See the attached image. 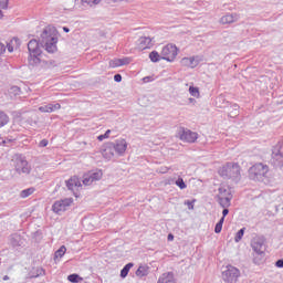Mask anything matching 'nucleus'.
<instances>
[{
  "instance_id": "52",
  "label": "nucleus",
  "mask_w": 283,
  "mask_h": 283,
  "mask_svg": "<svg viewBox=\"0 0 283 283\" xmlns=\"http://www.w3.org/2000/svg\"><path fill=\"white\" fill-rule=\"evenodd\" d=\"M63 32H70V28H67V27H63Z\"/></svg>"
},
{
  "instance_id": "5",
  "label": "nucleus",
  "mask_w": 283,
  "mask_h": 283,
  "mask_svg": "<svg viewBox=\"0 0 283 283\" xmlns=\"http://www.w3.org/2000/svg\"><path fill=\"white\" fill-rule=\"evenodd\" d=\"M271 165H273V167H275V169H282V167H283V140L279 142L272 148Z\"/></svg>"
},
{
  "instance_id": "42",
  "label": "nucleus",
  "mask_w": 283,
  "mask_h": 283,
  "mask_svg": "<svg viewBox=\"0 0 283 283\" xmlns=\"http://www.w3.org/2000/svg\"><path fill=\"white\" fill-rule=\"evenodd\" d=\"M114 81H115V83H120V81H123V75H120L119 73L115 74Z\"/></svg>"
},
{
  "instance_id": "10",
  "label": "nucleus",
  "mask_w": 283,
  "mask_h": 283,
  "mask_svg": "<svg viewBox=\"0 0 283 283\" xmlns=\"http://www.w3.org/2000/svg\"><path fill=\"white\" fill-rule=\"evenodd\" d=\"M178 134L180 140H182L184 143H196V140H198V133L192 132L188 128L181 127Z\"/></svg>"
},
{
  "instance_id": "12",
  "label": "nucleus",
  "mask_w": 283,
  "mask_h": 283,
  "mask_svg": "<svg viewBox=\"0 0 283 283\" xmlns=\"http://www.w3.org/2000/svg\"><path fill=\"white\" fill-rule=\"evenodd\" d=\"M108 145L113 147L117 156H125V151H127V140H125L124 138H119L115 142L109 143Z\"/></svg>"
},
{
  "instance_id": "26",
  "label": "nucleus",
  "mask_w": 283,
  "mask_h": 283,
  "mask_svg": "<svg viewBox=\"0 0 283 283\" xmlns=\"http://www.w3.org/2000/svg\"><path fill=\"white\" fill-rule=\"evenodd\" d=\"M41 54H34V53H29V63L30 65H39L41 63Z\"/></svg>"
},
{
  "instance_id": "32",
  "label": "nucleus",
  "mask_w": 283,
  "mask_h": 283,
  "mask_svg": "<svg viewBox=\"0 0 283 283\" xmlns=\"http://www.w3.org/2000/svg\"><path fill=\"white\" fill-rule=\"evenodd\" d=\"M65 251H67L65 245H61L60 249L54 253V260H59V258H63V255H65Z\"/></svg>"
},
{
  "instance_id": "39",
  "label": "nucleus",
  "mask_w": 283,
  "mask_h": 283,
  "mask_svg": "<svg viewBox=\"0 0 283 283\" xmlns=\"http://www.w3.org/2000/svg\"><path fill=\"white\" fill-rule=\"evenodd\" d=\"M109 134H112V130L107 129V130L105 132V134L99 135V136L97 137V140L102 142V140H105V138H109Z\"/></svg>"
},
{
  "instance_id": "29",
  "label": "nucleus",
  "mask_w": 283,
  "mask_h": 283,
  "mask_svg": "<svg viewBox=\"0 0 283 283\" xmlns=\"http://www.w3.org/2000/svg\"><path fill=\"white\" fill-rule=\"evenodd\" d=\"M149 59L153 63H158L163 60V53H158V51H153L149 53Z\"/></svg>"
},
{
  "instance_id": "46",
  "label": "nucleus",
  "mask_w": 283,
  "mask_h": 283,
  "mask_svg": "<svg viewBox=\"0 0 283 283\" xmlns=\"http://www.w3.org/2000/svg\"><path fill=\"white\" fill-rule=\"evenodd\" d=\"M227 216H229V210H228V208H223L222 217H221V218H223V222H224V219L227 218Z\"/></svg>"
},
{
  "instance_id": "54",
  "label": "nucleus",
  "mask_w": 283,
  "mask_h": 283,
  "mask_svg": "<svg viewBox=\"0 0 283 283\" xmlns=\"http://www.w3.org/2000/svg\"><path fill=\"white\" fill-rule=\"evenodd\" d=\"M0 19H3V11L0 9Z\"/></svg>"
},
{
  "instance_id": "6",
  "label": "nucleus",
  "mask_w": 283,
  "mask_h": 283,
  "mask_svg": "<svg viewBox=\"0 0 283 283\" xmlns=\"http://www.w3.org/2000/svg\"><path fill=\"white\" fill-rule=\"evenodd\" d=\"M178 56V46L176 44H166L161 50V59L168 61V63H174Z\"/></svg>"
},
{
  "instance_id": "51",
  "label": "nucleus",
  "mask_w": 283,
  "mask_h": 283,
  "mask_svg": "<svg viewBox=\"0 0 283 283\" xmlns=\"http://www.w3.org/2000/svg\"><path fill=\"white\" fill-rule=\"evenodd\" d=\"M174 240V234H168V241L171 242Z\"/></svg>"
},
{
  "instance_id": "24",
  "label": "nucleus",
  "mask_w": 283,
  "mask_h": 283,
  "mask_svg": "<svg viewBox=\"0 0 283 283\" xmlns=\"http://www.w3.org/2000/svg\"><path fill=\"white\" fill-rule=\"evenodd\" d=\"M103 157L106 158V160H112V158H114V148L111 146V144H108L103 150Z\"/></svg>"
},
{
  "instance_id": "2",
  "label": "nucleus",
  "mask_w": 283,
  "mask_h": 283,
  "mask_svg": "<svg viewBox=\"0 0 283 283\" xmlns=\"http://www.w3.org/2000/svg\"><path fill=\"white\" fill-rule=\"evenodd\" d=\"M241 168L238 163H227L223 167L219 169V176L224 178V180H233V182H240Z\"/></svg>"
},
{
  "instance_id": "40",
  "label": "nucleus",
  "mask_w": 283,
  "mask_h": 283,
  "mask_svg": "<svg viewBox=\"0 0 283 283\" xmlns=\"http://www.w3.org/2000/svg\"><path fill=\"white\" fill-rule=\"evenodd\" d=\"M8 3H10V0H0L1 10H8Z\"/></svg>"
},
{
  "instance_id": "30",
  "label": "nucleus",
  "mask_w": 283,
  "mask_h": 283,
  "mask_svg": "<svg viewBox=\"0 0 283 283\" xmlns=\"http://www.w3.org/2000/svg\"><path fill=\"white\" fill-rule=\"evenodd\" d=\"M35 191L36 188L34 187L27 188L20 192V198H30V196H32V193H34Z\"/></svg>"
},
{
  "instance_id": "15",
  "label": "nucleus",
  "mask_w": 283,
  "mask_h": 283,
  "mask_svg": "<svg viewBox=\"0 0 283 283\" xmlns=\"http://www.w3.org/2000/svg\"><path fill=\"white\" fill-rule=\"evenodd\" d=\"M56 109H61V104H46L39 107V112H42L43 114H52V112H56Z\"/></svg>"
},
{
  "instance_id": "36",
  "label": "nucleus",
  "mask_w": 283,
  "mask_h": 283,
  "mask_svg": "<svg viewBox=\"0 0 283 283\" xmlns=\"http://www.w3.org/2000/svg\"><path fill=\"white\" fill-rule=\"evenodd\" d=\"M224 224V218H221L216 227H214V233H222V226Z\"/></svg>"
},
{
  "instance_id": "35",
  "label": "nucleus",
  "mask_w": 283,
  "mask_h": 283,
  "mask_svg": "<svg viewBox=\"0 0 283 283\" xmlns=\"http://www.w3.org/2000/svg\"><path fill=\"white\" fill-rule=\"evenodd\" d=\"M244 231H247V228H241L234 237V242H240V240H242V238H244Z\"/></svg>"
},
{
  "instance_id": "14",
  "label": "nucleus",
  "mask_w": 283,
  "mask_h": 283,
  "mask_svg": "<svg viewBox=\"0 0 283 283\" xmlns=\"http://www.w3.org/2000/svg\"><path fill=\"white\" fill-rule=\"evenodd\" d=\"M67 190L74 191L75 189H78V187H83L81 184V179L76 176L71 177L69 180L65 181Z\"/></svg>"
},
{
  "instance_id": "3",
  "label": "nucleus",
  "mask_w": 283,
  "mask_h": 283,
  "mask_svg": "<svg viewBox=\"0 0 283 283\" xmlns=\"http://www.w3.org/2000/svg\"><path fill=\"white\" fill-rule=\"evenodd\" d=\"M12 163L18 176H30V174H32V166L23 154L14 155Z\"/></svg>"
},
{
  "instance_id": "28",
  "label": "nucleus",
  "mask_w": 283,
  "mask_h": 283,
  "mask_svg": "<svg viewBox=\"0 0 283 283\" xmlns=\"http://www.w3.org/2000/svg\"><path fill=\"white\" fill-rule=\"evenodd\" d=\"M216 104L219 105V107H229L231 105L229 101L224 98V95H219L216 99Z\"/></svg>"
},
{
  "instance_id": "1",
  "label": "nucleus",
  "mask_w": 283,
  "mask_h": 283,
  "mask_svg": "<svg viewBox=\"0 0 283 283\" xmlns=\"http://www.w3.org/2000/svg\"><path fill=\"white\" fill-rule=\"evenodd\" d=\"M56 43H59V38L54 34V29L46 27L39 41L33 39L28 43L29 54H41V48H44L49 54H54L59 50Z\"/></svg>"
},
{
  "instance_id": "22",
  "label": "nucleus",
  "mask_w": 283,
  "mask_h": 283,
  "mask_svg": "<svg viewBox=\"0 0 283 283\" xmlns=\"http://www.w3.org/2000/svg\"><path fill=\"white\" fill-rule=\"evenodd\" d=\"M135 275H137V277H147V275H149V266L139 265V268L135 272Z\"/></svg>"
},
{
  "instance_id": "13",
  "label": "nucleus",
  "mask_w": 283,
  "mask_h": 283,
  "mask_svg": "<svg viewBox=\"0 0 283 283\" xmlns=\"http://www.w3.org/2000/svg\"><path fill=\"white\" fill-rule=\"evenodd\" d=\"M9 244L15 250L23 249L25 247V239L19 233H13L9 237Z\"/></svg>"
},
{
  "instance_id": "16",
  "label": "nucleus",
  "mask_w": 283,
  "mask_h": 283,
  "mask_svg": "<svg viewBox=\"0 0 283 283\" xmlns=\"http://www.w3.org/2000/svg\"><path fill=\"white\" fill-rule=\"evenodd\" d=\"M181 65L184 67H198V64L200 63L198 60H196V56H191V57H184L180 61Z\"/></svg>"
},
{
  "instance_id": "23",
  "label": "nucleus",
  "mask_w": 283,
  "mask_h": 283,
  "mask_svg": "<svg viewBox=\"0 0 283 283\" xmlns=\"http://www.w3.org/2000/svg\"><path fill=\"white\" fill-rule=\"evenodd\" d=\"M218 192L219 193L216 196V198H233V196L231 195V190L224 187H220L218 189Z\"/></svg>"
},
{
  "instance_id": "44",
  "label": "nucleus",
  "mask_w": 283,
  "mask_h": 283,
  "mask_svg": "<svg viewBox=\"0 0 283 283\" xmlns=\"http://www.w3.org/2000/svg\"><path fill=\"white\" fill-rule=\"evenodd\" d=\"M50 144V142L48 139H42L40 143H39V147H48V145Z\"/></svg>"
},
{
  "instance_id": "4",
  "label": "nucleus",
  "mask_w": 283,
  "mask_h": 283,
  "mask_svg": "<svg viewBox=\"0 0 283 283\" xmlns=\"http://www.w3.org/2000/svg\"><path fill=\"white\" fill-rule=\"evenodd\" d=\"M250 180H256L258 182H264L269 178V166L262 163L254 164L249 169Z\"/></svg>"
},
{
  "instance_id": "56",
  "label": "nucleus",
  "mask_w": 283,
  "mask_h": 283,
  "mask_svg": "<svg viewBox=\"0 0 283 283\" xmlns=\"http://www.w3.org/2000/svg\"><path fill=\"white\" fill-rule=\"evenodd\" d=\"M3 280H4V281L10 280V276L4 275V276H3Z\"/></svg>"
},
{
  "instance_id": "9",
  "label": "nucleus",
  "mask_w": 283,
  "mask_h": 283,
  "mask_svg": "<svg viewBox=\"0 0 283 283\" xmlns=\"http://www.w3.org/2000/svg\"><path fill=\"white\" fill-rule=\"evenodd\" d=\"M240 279V270L235 266L228 265L227 270L222 272V280L226 283H238Z\"/></svg>"
},
{
  "instance_id": "25",
  "label": "nucleus",
  "mask_w": 283,
  "mask_h": 283,
  "mask_svg": "<svg viewBox=\"0 0 283 283\" xmlns=\"http://www.w3.org/2000/svg\"><path fill=\"white\" fill-rule=\"evenodd\" d=\"M139 45L143 50H147V48H151V38L143 36L139 39Z\"/></svg>"
},
{
  "instance_id": "47",
  "label": "nucleus",
  "mask_w": 283,
  "mask_h": 283,
  "mask_svg": "<svg viewBox=\"0 0 283 283\" xmlns=\"http://www.w3.org/2000/svg\"><path fill=\"white\" fill-rule=\"evenodd\" d=\"M105 3H107L108 6L112 4V3H120V1L123 0H104Z\"/></svg>"
},
{
  "instance_id": "31",
  "label": "nucleus",
  "mask_w": 283,
  "mask_h": 283,
  "mask_svg": "<svg viewBox=\"0 0 283 283\" xmlns=\"http://www.w3.org/2000/svg\"><path fill=\"white\" fill-rule=\"evenodd\" d=\"M134 268V263H127L120 271V277L125 279L129 275V271Z\"/></svg>"
},
{
  "instance_id": "21",
  "label": "nucleus",
  "mask_w": 283,
  "mask_h": 283,
  "mask_svg": "<svg viewBox=\"0 0 283 283\" xmlns=\"http://www.w3.org/2000/svg\"><path fill=\"white\" fill-rule=\"evenodd\" d=\"M228 116L230 118H237V116H240V105L238 104L230 105Z\"/></svg>"
},
{
  "instance_id": "7",
  "label": "nucleus",
  "mask_w": 283,
  "mask_h": 283,
  "mask_svg": "<svg viewBox=\"0 0 283 283\" xmlns=\"http://www.w3.org/2000/svg\"><path fill=\"white\" fill-rule=\"evenodd\" d=\"M72 202H74L73 198H64L55 201L52 205V211L53 213H56L57 216H62L67 211V208L72 206Z\"/></svg>"
},
{
  "instance_id": "45",
  "label": "nucleus",
  "mask_w": 283,
  "mask_h": 283,
  "mask_svg": "<svg viewBox=\"0 0 283 283\" xmlns=\"http://www.w3.org/2000/svg\"><path fill=\"white\" fill-rule=\"evenodd\" d=\"M275 266L277 269H283V259H279L276 262H275Z\"/></svg>"
},
{
  "instance_id": "43",
  "label": "nucleus",
  "mask_w": 283,
  "mask_h": 283,
  "mask_svg": "<svg viewBox=\"0 0 283 283\" xmlns=\"http://www.w3.org/2000/svg\"><path fill=\"white\" fill-rule=\"evenodd\" d=\"M193 202H196V200H192V201L187 200V201H185V205L188 206V209H189V210H193Z\"/></svg>"
},
{
  "instance_id": "19",
  "label": "nucleus",
  "mask_w": 283,
  "mask_h": 283,
  "mask_svg": "<svg viewBox=\"0 0 283 283\" xmlns=\"http://www.w3.org/2000/svg\"><path fill=\"white\" fill-rule=\"evenodd\" d=\"M132 57L116 59L111 62L112 67H120L123 65H129Z\"/></svg>"
},
{
  "instance_id": "18",
  "label": "nucleus",
  "mask_w": 283,
  "mask_h": 283,
  "mask_svg": "<svg viewBox=\"0 0 283 283\" xmlns=\"http://www.w3.org/2000/svg\"><path fill=\"white\" fill-rule=\"evenodd\" d=\"M238 19H240V15H238V13H227L221 18L220 21L223 25H227L229 23H235Z\"/></svg>"
},
{
  "instance_id": "41",
  "label": "nucleus",
  "mask_w": 283,
  "mask_h": 283,
  "mask_svg": "<svg viewBox=\"0 0 283 283\" xmlns=\"http://www.w3.org/2000/svg\"><path fill=\"white\" fill-rule=\"evenodd\" d=\"M11 92L14 96H19V94H21V88L19 86H12Z\"/></svg>"
},
{
  "instance_id": "57",
  "label": "nucleus",
  "mask_w": 283,
  "mask_h": 283,
  "mask_svg": "<svg viewBox=\"0 0 283 283\" xmlns=\"http://www.w3.org/2000/svg\"><path fill=\"white\" fill-rule=\"evenodd\" d=\"M190 102H193V98H190Z\"/></svg>"
},
{
  "instance_id": "27",
  "label": "nucleus",
  "mask_w": 283,
  "mask_h": 283,
  "mask_svg": "<svg viewBox=\"0 0 283 283\" xmlns=\"http://www.w3.org/2000/svg\"><path fill=\"white\" fill-rule=\"evenodd\" d=\"M10 123V116L6 112L0 111V128L6 127Z\"/></svg>"
},
{
  "instance_id": "53",
  "label": "nucleus",
  "mask_w": 283,
  "mask_h": 283,
  "mask_svg": "<svg viewBox=\"0 0 283 283\" xmlns=\"http://www.w3.org/2000/svg\"><path fill=\"white\" fill-rule=\"evenodd\" d=\"M253 262L254 264H260V262L258 261V258H254Z\"/></svg>"
},
{
  "instance_id": "17",
  "label": "nucleus",
  "mask_w": 283,
  "mask_h": 283,
  "mask_svg": "<svg viewBox=\"0 0 283 283\" xmlns=\"http://www.w3.org/2000/svg\"><path fill=\"white\" fill-rule=\"evenodd\" d=\"M157 283H176V276L174 274V272H166L163 273Z\"/></svg>"
},
{
  "instance_id": "33",
  "label": "nucleus",
  "mask_w": 283,
  "mask_h": 283,
  "mask_svg": "<svg viewBox=\"0 0 283 283\" xmlns=\"http://www.w3.org/2000/svg\"><path fill=\"white\" fill-rule=\"evenodd\" d=\"M81 2L84 7L90 6V8H94V6H98V3H101V0H81Z\"/></svg>"
},
{
  "instance_id": "50",
  "label": "nucleus",
  "mask_w": 283,
  "mask_h": 283,
  "mask_svg": "<svg viewBox=\"0 0 283 283\" xmlns=\"http://www.w3.org/2000/svg\"><path fill=\"white\" fill-rule=\"evenodd\" d=\"M7 48H8V52H14V46L13 45L8 44Z\"/></svg>"
},
{
  "instance_id": "20",
  "label": "nucleus",
  "mask_w": 283,
  "mask_h": 283,
  "mask_svg": "<svg viewBox=\"0 0 283 283\" xmlns=\"http://www.w3.org/2000/svg\"><path fill=\"white\" fill-rule=\"evenodd\" d=\"M231 198L232 197H216L217 202L222 207V209L231 207Z\"/></svg>"
},
{
  "instance_id": "55",
  "label": "nucleus",
  "mask_w": 283,
  "mask_h": 283,
  "mask_svg": "<svg viewBox=\"0 0 283 283\" xmlns=\"http://www.w3.org/2000/svg\"><path fill=\"white\" fill-rule=\"evenodd\" d=\"M13 41H14L15 43H20L19 38H14Z\"/></svg>"
},
{
  "instance_id": "38",
  "label": "nucleus",
  "mask_w": 283,
  "mask_h": 283,
  "mask_svg": "<svg viewBox=\"0 0 283 283\" xmlns=\"http://www.w3.org/2000/svg\"><path fill=\"white\" fill-rule=\"evenodd\" d=\"M175 185H177V187H179V189H187V184H185V179H182L181 177H179L175 181Z\"/></svg>"
},
{
  "instance_id": "11",
  "label": "nucleus",
  "mask_w": 283,
  "mask_h": 283,
  "mask_svg": "<svg viewBox=\"0 0 283 283\" xmlns=\"http://www.w3.org/2000/svg\"><path fill=\"white\" fill-rule=\"evenodd\" d=\"M103 178V171L102 170H96V171H88L83 176V185L86 187H90L93 182H97V180H101Z\"/></svg>"
},
{
  "instance_id": "8",
  "label": "nucleus",
  "mask_w": 283,
  "mask_h": 283,
  "mask_svg": "<svg viewBox=\"0 0 283 283\" xmlns=\"http://www.w3.org/2000/svg\"><path fill=\"white\" fill-rule=\"evenodd\" d=\"M251 248L256 255L264 258L266 251V239L264 237H254L251 241Z\"/></svg>"
},
{
  "instance_id": "34",
  "label": "nucleus",
  "mask_w": 283,
  "mask_h": 283,
  "mask_svg": "<svg viewBox=\"0 0 283 283\" xmlns=\"http://www.w3.org/2000/svg\"><path fill=\"white\" fill-rule=\"evenodd\" d=\"M67 280L69 282H72V283H80L83 280V277H81V275L76 273H73L67 276Z\"/></svg>"
},
{
  "instance_id": "49",
  "label": "nucleus",
  "mask_w": 283,
  "mask_h": 283,
  "mask_svg": "<svg viewBox=\"0 0 283 283\" xmlns=\"http://www.w3.org/2000/svg\"><path fill=\"white\" fill-rule=\"evenodd\" d=\"M143 81L145 83H151V81H154V78L151 76H146V77L143 78Z\"/></svg>"
},
{
  "instance_id": "37",
  "label": "nucleus",
  "mask_w": 283,
  "mask_h": 283,
  "mask_svg": "<svg viewBox=\"0 0 283 283\" xmlns=\"http://www.w3.org/2000/svg\"><path fill=\"white\" fill-rule=\"evenodd\" d=\"M189 94H190V96H193L195 98H198V96H200V91L196 86H190L189 87Z\"/></svg>"
},
{
  "instance_id": "48",
  "label": "nucleus",
  "mask_w": 283,
  "mask_h": 283,
  "mask_svg": "<svg viewBox=\"0 0 283 283\" xmlns=\"http://www.w3.org/2000/svg\"><path fill=\"white\" fill-rule=\"evenodd\" d=\"M6 52V44L0 43V56Z\"/></svg>"
}]
</instances>
